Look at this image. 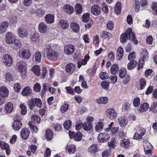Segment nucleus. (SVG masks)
Returning a JSON list of instances; mask_svg holds the SVG:
<instances>
[{
    "instance_id": "1",
    "label": "nucleus",
    "mask_w": 157,
    "mask_h": 157,
    "mask_svg": "<svg viewBox=\"0 0 157 157\" xmlns=\"http://www.w3.org/2000/svg\"><path fill=\"white\" fill-rule=\"evenodd\" d=\"M46 55L48 59L51 61H56L59 58L58 53L52 49L47 52Z\"/></svg>"
},
{
    "instance_id": "2",
    "label": "nucleus",
    "mask_w": 157,
    "mask_h": 157,
    "mask_svg": "<svg viewBox=\"0 0 157 157\" xmlns=\"http://www.w3.org/2000/svg\"><path fill=\"white\" fill-rule=\"evenodd\" d=\"M27 65V63L24 61H20L17 64V69L22 75H25L26 71V68Z\"/></svg>"
},
{
    "instance_id": "3",
    "label": "nucleus",
    "mask_w": 157,
    "mask_h": 157,
    "mask_svg": "<svg viewBox=\"0 0 157 157\" xmlns=\"http://www.w3.org/2000/svg\"><path fill=\"white\" fill-rule=\"evenodd\" d=\"M110 136L106 131L105 132L100 133L98 137V140L99 142L102 143L107 141Z\"/></svg>"
},
{
    "instance_id": "4",
    "label": "nucleus",
    "mask_w": 157,
    "mask_h": 157,
    "mask_svg": "<svg viewBox=\"0 0 157 157\" xmlns=\"http://www.w3.org/2000/svg\"><path fill=\"white\" fill-rule=\"evenodd\" d=\"M3 63L6 67L10 66L13 63V59L10 55L6 54L3 57Z\"/></svg>"
},
{
    "instance_id": "5",
    "label": "nucleus",
    "mask_w": 157,
    "mask_h": 157,
    "mask_svg": "<svg viewBox=\"0 0 157 157\" xmlns=\"http://www.w3.org/2000/svg\"><path fill=\"white\" fill-rule=\"evenodd\" d=\"M6 42L8 44H13L14 41L16 39L14 34L10 32H7L6 35Z\"/></svg>"
},
{
    "instance_id": "6",
    "label": "nucleus",
    "mask_w": 157,
    "mask_h": 157,
    "mask_svg": "<svg viewBox=\"0 0 157 157\" xmlns=\"http://www.w3.org/2000/svg\"><path fill=\"white\" fill-rule=\"evenodd\" d=\"M107 117L111 120H114L116 118L117 113L113 108H110L106 111Z\"/></svg>"
},
{
    "instance_id": "7",
    "label": "nucleus",
    "mask_w": 157,
    "mask_h": 157,
    "mask_svg": "<svg viewBox=\"0 0 157 157\" xmlns=\"http://www.w3.org/2000/svg\"><path fill=\"white\" fill-rule=\"evenodd\" d=\"M75 50V46L72 44H68L65 46L64 52L67 55H71Z\"/></svg>"
},
{
    "instance_id": "8",
    "label": "nucleus",
    "mask_w": 157,
    "mask_h": 157,
    "mask_svg": "<svg viewBox=\"0 0 157 157\" xmlns=\"http://www.w3.org/2000/svg\"><path fill=\"white\" fill-rule=\"evenodd\" d=\"M32 90L30 87L27 86L25 87L21 92L22 95L25 97L31 96L32 95Z\"/></svg>"
},
{
    "instance_id": "9",
    "label": "nucleus",
    "mask_w": 157,
    "mask_h": 157,
    "mask_svg": "<svg viewBox=\"0 0 157 157\" xmlns=\"http://www.w3.org/2000/svg\"><path fill=\"white\" fill-rule=\"evenodd\" d=\"M9 90L5 86H2L0 87V96L6 98L9 95Z\"/></svg>"
},
{
    "instance_id": "10",
    "label": "nucleus",
    "mask_w": 157,
    "mask_h": 157,
    "mask_svg": "<svg viewBox=\"0 0 157 157\" xmlns=\"http://www.w3.org/2000/svg\"><path fill=\"white\" fill-rule=\"evenodd\" d=\"M9 25L7 21H3L0 23V34H3L6 32Z\"/></svg>"
},
{
    "instance_id": "11",
    "label": "nucleus",
    "mask_w": 157,
    "mask_h": 157,
    "mask_svg": "<svg viewBox=\"0 0 157 157\" xmlns=\"http://www.w3.org/2000/svg\"><path fill=\"white\" fill-rule=\"evenodd\" d=\"M55 15L54 14L48 13L45 16L44 19L47 24H51L54 23L55 20Z\"/></svg>"
},
{
    "instance_id": "12",
    "label": "nucleus",
    "mask_w": 157,
    "mask_h": 157,
    "mask_svg": "<svg viewBox=\"0 0 157 157\" xmlns=\"http://www.w3.org/2000/svg\"><path fill=\"white\" fill-rule=\"evenodd\" d=\"M31 56V53L29 50L24 49L20 52V56L24 59H29Z\"/></svg>"
},
{
    "instance_id": "13",
    "label": "nucleus",
    "mask_w": 157,
    "mask_h": 157,
    "mask_svg": "<svg viewBox=\"0 0 157 157\" xmlns=\"http://www.w3.org/2000/svg\"><path fill=\"white\" fill-rule=\"evenodd\" d=\"M48 27L47 25L44 22L40 23L38 25L39 31L41 33H45L48 30Z\"/></svg>"
},
{
    "instance_id": "14",
    "label": "nucleus",
    "mask_w": 157,
    "mask_h": 157,
    "mask_svg": "<svg viewBox=\"0 0 157 157\" xmlns=\"http://www.w3.org/2000/svg\"><path fill=\"white\" fill-rule=\"evenodd\" d=\"M91 11L93 14L98 15L101 13V8L98 5H94L92 6Z\"/></svg>"
},
{
    "instance_id": "15",
    "label": "nucleus",
    "mask_w": 157,
    "mask_h": 157,
    "mask_svg": "<svg viewBox=\"0 0 157 157\" xmlns=\"http://www.w3.org/2000/svg\"><path fill=\"white\" fill-rule=\"evenodd\" d=\"M21 136L24 140H27L29 137L30 131L27 128H23L21 131Z\"/></svg>"
},
{
    "instance_id": "16",
    "label": "nucleus",
    "mask_w": 157,
    "mask_h": 157,
    "mask_svg": "<svg viewBox=\"0 0 157 157\" xmlns=\"http://www.w3.org/2000/svg\"><path fill=\"white\" fill-rule=\"evenodd\" d=\"M118 121L120 125L122 127H125L128 121L127 118L124 116L120 117Z\"/></svg>"
},
{
    "instance_id": "17",
    "label": "nucleus",
    "mask_w": 157,
    "mask_h": 157,
    "mask_svg": "<svg viewBox=\"0 0 157 157\" xmlns=\"http://www.w3.org/2000/svg\"><path fill=\"white\" fill-rule=\"evenodd\" d=\"M22 124L21 121H14L12 127L14 131L19 130L22 126Z\"/></svg>"
},
{
    "instance_id": "18",
    "label": "nucleus",
    "mask_w": 157,
    "mask_h": 157,
    "mask_svg": "<svg viewBox=\"0 0 157 157\" xmlns=\"http://www.w3.org/2000/svg\"><path fill=\"white\" fill-rule=\"evenodd\" d=\"M18 33L19 36L21 38L26 37L28 35L27 30L22 27L18 29Z\"/></svg>"
},
{
    "instance_id": "19",
    "label": "nucleus",
    "mask_w": 157,
    "mask_h": 157,
    "mask_svg": "<svg viewBox=\"0 0 157 157\" xmlns=\"http://www.w3.org/2000/svg\"><path fill=\"white\" fill-rule=\"evenodd\" d=\"M98 145L96 144L91 145L88 148V151L91 154L94 155L98 151Z\"/></svg>"
},
{
    "instance_id": "20",
    "label": "nucleus",
    "mask_w": 157,
    "mask_h": 157,
    "mask_svg": "<svg viewBox=\"0 0 157 157\" xmlns=\"http://www.w3.org/2000/svg\"><path fill=\"white\" fill-rule=\"evenodd\" d=\"M148 57L147 56H143V57L139 59L138 65V70H139L143 68L144 65L145 59H147Z\"/></svg>"
},
{
    "instance_id": "21",
    "label": "nucleus",
    "mask_w": 157,
    "mask_h": 157,
    "mask_svg": "<svg viewBox=\"0 0 157 157\" xmlns=\"http://www.w3.org/2000/svg\"><path fill=\"white\" fill-rule=\"evenodd\" d=\"M71 29L74 32L78 33L79 32L80 27L78 24L76 22H73L70 24Z\"/></svg>"
},
{
    "instance_id": "22",
    "label": "nucleus",
    "mask_w": 157,
    "mask_h": 157,
    "mask_svg": "<svg viewBox=\"0 0 157 157\" xmlns=\"http://www.w3.org/2000/svg\"><path fill=\"white\" fill-rule=\"evenodd\" d=\"M66 71L68 73H73L75 69V66L72 63L68 64L66 66Z\"/></svg>"
},
{
    "instance_id": "23",
    "label": "nucleus",
    "mask_w": 157,
    "mask_h": 157,
    "mask_svg": "<svg viewBox=\"0 0 157 157\" xmlns=\"http://www.w3.org/2000/svg\"><path fill=\"white\" fill-rule=\"evenodd\" d=\"M45 137L47 140H51L53 136V132L51 129H49L46 131Z\"/></svg>"
},
{
    "instance_id": "24",
    "label": "nucleus",
    "mask_w": 157,
    "mask_h": 157,
    "mask_svg": "<svg viewBox=\"0 0 157 157\" xmlns=\"http://www.w3.org/2000/svg\"><path fill=\"white\" fill-rule=\"evenodd\" d=\"M13 108V104L11 102L7 103L5 105V110L6 114L11 113Z\"/></svg>"
},
{
    "instance_id": "25",
    "label": "nucleus",
    "mask_w": 157,
    "mask_h": 157,
    "mask_svg": "<svg viewBox=\"0 0 157 157\" xmlns=\"http://www.w3.org/2000/svg\"><path fill=\"white\" fill-rule=\"evenodd\" d=\"M64 10L68 14H72L74 12V8L69 4L65 5L63 6Z\"/></svg>"
},
{
    "instance_id": "26",
    "label": "nucleus",
    "mask_w": 157,
    "mask_h": 157,
    "mask_svg": "<svg viewBox=\"0 0 157 157\" xmlns=\"http://www.w3.org/2000/svg\"><path fill=\"white\" fill-rule=\"evenodd\" d=\"M13 48L15 50H17L21 47L22 44L21 41L19 40L16 39L13 43Z\"/></svg>"
},
{
    "instance_id": "27",
    "label": "nucleus",
    "mask_w": 157,
    "mask_h": 157,
    "mask_svg": "<svg viewBox=\"0 0 157 157\" xmlns=\"http://www.w3.org/2000/svg\"><path fill=\"white\" fill-rule=\"evenodd\" d=\"M58 23L62 28L64 29H67L69 26V23L66 20H61L59 21Z\"/></svg>"
},
{
    "instance_id": "28",
    "label": "nucleus",
    "mask_w": 157,
    "mask_h": 157,
    "mask_svg": "<svg viewBox=\"0 0 157 157\" xmlns=\"http://www.w3.org/2000/svg\"><path fill=\"white\" fill-rule=\"evenodd\" d=\"M96 100L99 104H105L108 102L109 99L106 97H101L98 98Z\"/></svg>"
},
{
    "instance_id": "29",
    "label": "nucleus",
    "mask_w": 157,
    "mask_h": 157,
    "mask_svg": "<svg viewBox=\"0 0 157 157\" xmlns=\"http://www.w3.org/2000/svg\"><path fill=\"white\" fill-rule=\"evenodd\" d=\"M92 124L91 122H85L83 124L82 128L86 131H89L92 128Z\"/></svg>"
},
{
    "instance_id": "30",
    "label": "nucleus",
    "mask_w": 157,
    "mask_h": 157,
    "mask_svg": "<svg viewBox=\"0 0 157 157\" xmlns=\"http://www.w3.org/2000/svg\"><path fill=\"white\" fill-rule=\"evenodd\" d=\"M117 58L118 60L122 59L123 56L124 51L122 47H119L117 49Z\"/></svg>"
},
{
    "instance_id": "31",
    "label": "nucleus",
    "mask_w": 157,
    "mask_h": 157,
    "mask_svg": "<svg viewBox=\"0 0 157 157\" xmlns=\"http://www.w3.org/2000/svg\"><path fill=\"white\" fill-rule=\"evenodd\" d=\"M112 36V34L110 33L105 31L101 32L100 34L101 38L104 40L106 39L109 40V37Z\"/></svg>"
},
{
    "instance_id": "32",
    "label": "nucleus",
    "mask_w": 157,
    "mask_h": 157,
    "mask_svg": "<svg viewBox=\"0 0 157 157\" xmlns=\"http://www.w3.org/2000/svg\"><path fill=\"white\" fill-rule=\"evenodd\" d=\"M149 107V104L147 103H144L140 105L138 110L140 113L144 112L147 110Z\"/></svg>"
},
{
    "instance_id": "33",
    "label": "nucleus",
    "mask_w": 157,
    "mask_h": 157,
    "mask_svg": "<svg viewBox=\"0 0 157 157\" xmlns=\"http://www.w3.org/2000/svg\"><path fill=\"white\" fill-rule=\"evenodd\" d=\"M122 5L121 3L119 2H117L114 8L115 13L116 14L119 15L121 10Z\"/></svg>"
},
{
    "instance_id": "34",
    "label": "nucleus",
    "mask_w": 157,
    "mask_h": 157,
    "mask_svg": "<svg viewBox=\"0 0 157 157\" xmlns=\"http://www.w3.org/2000/svg\"><path fill=\"white\" fill-rule=\"evenodd\" d=\"M127 65V68L128 70H132L134 68L137 64V62L136 60H131Z\"/></svg>"
},
{
    "instance_id": "35",
    "label": "nucleus",
    "mask_w": 157,
    "mask_h": 157,
    "mask_svg": "<svg viewBox=\"0 0 157 157\" xmlns=\"http://www.w3.org/2000/svg\"><path fill=\"white\" fill-rule=\"evenodd\" d=\"M6 82H11L13 80V76L12 74L9 72L7 71L4 75Z\"/></svg>"
},
{
    "instance_id": "36",
    "label": "nucleus",
    "mask_w": 157,
    "mask_h": 157,
    "mask_svg": "<svg viewBox=\"0 0 157 157\" xmlns=\"http://www.w3.org/2000/svg\"><path fill=\"white\" fill-rule=\"evenodd\" d=\"M118 70V67L117 65V64H114L111 67L110 72L112 75H115L117 73Z\"/></svg>"
},
{
    "instance_id": "37",
    "label": "nucleus",
    "mask_w": 157,
    "mask_h": 157,
    "mask_svg": "<svg viewBox=\"0 0 157 157\" xmlns=\"http://www.w3.org/2000/svg\"><path fill=\"white\" fill-rule=\"evenodd\" d=\"M130 141L129 139H124L121 141V144L122 147L128 148L130 145Z\"/></svg>"
},
{
    "instance_id": "38",
    "label": "nucleus",
    "mask_w": 157,
    "mask_h": 157,
    "mask_svg": "<svg viewBox=\"0 0 157 157\" xmlns=\"http://www.w3.org/2000/svg\"><path fill=\"white\" fill-rule=\"evenodd\" d=\"M64 128L67 130H69L71 128L72 122L71 120H69L66 121L63 124Z\"/></svg>"
},
{
    "instance_id": "39",
    "label": "nucleus",
    "mask_w": 157,
    "mask_h": 157,
    "mask_svg": "<svg viewBox=\"0 0 157 157\" xmlns=\"http://www.w3.org/2000/svg\"><path fill=\"white\" fill-rule=\"evenodd\" d=\"M32 71L37 76H39L40 74V67L37 65L33 67L31 69Z\"/></svg>"
},
{
    "instance_id": "40",
    "label": "nucleus",
    "mask_w": 157,
    "mask_h": 157,
    "mask_svg": "<svg viewBox=\"0 0 157 157\" xmlns=\"http://www.w3.org/2000/svg\"><path fill=\"white\" fill-rule=\"evenodd\" d=\"M34 57L35 61L37 63H40L41 61V55L39 52H36L34 55Z\"/></svg>"
},
{
    "instance_id": "41",
    "label": "nucleus",
    "mask_w": 157,
    "mask_h": 157,
    "mask_svg": "<svg viewBox=\"0 0 157 157\" xmlns=\"http://www.w3.org/2000/svg\"><path fill=\"white\" fill-rule=\"evenodd\" d=\"M76 147L75 145H68L66 150H67L70 154L74 153L76 151Z\"/></svg>"
},
{
    "instance_id": "42",
    "label": "nucleus",
    "mask_w": 157,
    "mask_h": 157,
    "mask_svg": "<svg viewBox=\"0 0 157 157\" xmlns=\"http://www.w3.org/2000/svg\"><path fill=\"white\" fill-rule=\"evenodd\" d=\"M127 71L126 68L122 67L119 71V76L121 78H123L125 77L126 75Z\"/></svg>"
},
{
    "instance_id": "43",
    "label": "nucleus",
    "mask_w": 157,
    "mask_h": 157,
    "mask_svg": "<svg viewBox=\"0 0 157 157\" xmlns=\"http://www.w3.org/2000/svg\"><path fill=\"white\" fill-rule=\"evenodd\" d=\"M139 84L140 86V89L141 90L144 89L146 85V80L144 78L140 79L139 81Z\"/></svg>"
},
{
    "instance_id": "44",
    "label": "nucleus",
    "mask_w": 157,
    "mask_h": 157,
    "mask_svg": "<svg viewBox=\"0 0 157 157\" xmlns=\"http://www.w3.org/2000/svg\"><path fill=\"white\" fill-rule=\"evenodd\" d=\"M128 38V36L126 35V33H123L121 35L120 37V40L122 44L126 43Z\"/></svg>"
},
{
    "instance_id": "45",
    "label": "nucleus",
    "mask_w": 157,
    "mask_h": 157,
    "mask_svg": "<svg viewBox=\"0 0 157 157\" xmlns=\"http://www.w3.org/2000/svg\"><path fill=\"white\" fill-rule=\"evenodd\" d=\"M45 13V11L41 8L37 9L36 10V16L39 17H41L44 15Z\"/></svg>"
},
{
    "instance_id": "46",
    "label": "nucleus",
    "mask_w": 157,
    "mask_h": 157,
    "mask_svg": "<svg viewBox=\"0 0 157 157\" xmlns=\"http://www.w3.org/2000/svg\"><path fill=\"white\" fill-rule=\"evenodd\" d=\"M82 133L79 131H78L75 134L74 140L76 141H80L82 140Z\"/></svg>"
},
{
    "instance_id": "47",
    "label": "nucleus",
    "mask_w": 157,
    "mask_h": 157,
    "mask_svg": "<svg viewBox=\"0 0 157 157\" xmlns=\"http://www.w3.org/2000/svg\"><path fill=\"white\" fill-rule=\"evenodd\" d=\"M103 126L104 124L103 122H99L95 126V131L98 132L100 131L103 129Z\"/></svg>"
},
{
    "instance_id": "48",
    "label": "nucleus",
    "mask_w": 157,
    "mask_h": 157,
    "mask_svg": "<svg viewBox=\"0 0 157 157\" xmlns=\"http://www.w3.org/2000/svg\"><path fill=\"white\" fill-rule=\"evenodd\" d=\"M33 99V98H31L27 102L28 107L31 110H33L35 107Z\"/></svg>"
},
{
    "instance_id": "49",
    "label": "nucleus",
    "mask_w": 157,
    "mask_h": 157,
    "mask_svg": "<svg viewBox=\"0 0 157 157\" xmlns=\"http://www.w3.org/2000/svg\"><path fill=\"white\" fill-rule=\"evenodd\" d=\"M69 105L68 104L65 103L62 106L60 109V111L62 113H65L69 109Z\"/></svg>"
},
{
    "instance_id": "50",
    "label": "nucleus",
    "mask_w": 157,
    "mask_h": 157,
    "mask_svg": "<svg viewBox=\"0 0 157 157\" xmlns=\"http://www.w3.org/2000/svg\"><path fill=\"white\" fill-rule=\"evenodd\" d=\"M34 101V105L35 107L36 106L37 107L40 108L42 106V101L39 98H36L33 99Z\"/></svg>"
},
{
    "instance_id": "51",
    "label": "nucleus",
    "mask_w": 157,
    "mask_h": 157,
    "mask_svg": "<svg viewBox=\"0 0 157 157\" xmlns=\"http://www.w3.org/2000/svg\"><path fill=\"white\" fill-rule=\"evenodd\" d=\"M126 35L128 36V40H130L131 39V37L132 36V33H134V32H132V29L131 28H128L125 32Z\"/></svg>"
},
{
    "instance_id": "52",
    "label": "nucleus",
    "mask_w": 157,
    "mask_h": 157,
    "mask_svg": "<svg viewBox=\"0 0 157 157\" xmlns=\"http://www.w3.org/2000/svg\"><path fill=\"white\" fill-rule=\"evenodd\" d=\"M53 128L56 131H62V125L60 123H57L53 124Z\"/></svg>"
},
{
    "instance_id": "53",
    "label": "nucleus",
    "mask_w": 157,
    "mask_h": 157,
    "mask_svg": "<svg viewBox=\"0 0 157 157\" xmlns=\"http://www.w3.org/2000/svg\"><path fill=\"white\" fill-rule=\"evenodd\" d=\"M20 107L21 109V114L22 115H25L27 113V109L26 106L23 104L20 105Z\"/></svg>"
},
{
    "instance_id": "54",
    "label": "nucleus",
    "mask_w": 157,
    "mask_h": 157,
    "mask_svg": "<svg viewBox=\"0 0 157 157\" xmlns=\"http://www.w3.org/2000/svg\"><path fill=\"white\" fill-rule=\"evenodd\" d=\"M41 86L39 82H36L34 85L33 90L35 92H40L41 90Z\"/></svg>"
},
{
    "instance_id": "55",
    "label": "nucleus",
    "mask_w": 157,
    "mask_h": 157,
    "mask_svg": "<svg viewBox=\"0 0 157 157\" xmlns=\"http://www.w3.org/2000/svg\"><path fill=\"white\" fill-rule=\"evenodd\" d=\"M90 14L88 13H84L82 17V21L83 22H86L89 21L90 18Z\"/></svg>"
},
{
    "instance_id": "56",
    "label": "nucleus",
    "mask_w": 157,
    "mask_h": 157,
    "mask_svg": "<svg viewBox=\"0 0 157 157\" xmlns=\"http://www.w3.org/2000/svg\"><path fill=\"white\" fill-rule=\"evenodd\" d=\"M82 126L83 124L81 120H78L76 122L75 127L76 130H79Z\"/></svg>"
},
{
    "instance_id": "57",
    "label": "nucleus",
    "mask_w": 157,
    "mask_h": 157,
    "mask_svg": "<svg viewBox=\"0 0 157 157\" xmlns=\"http://www.w3.org/2000/svg\"><path fill=\"white\" fill-rule=\"evenodd\" d=\"M117 138L119 139H122L125 138L126 135L125 132L122 131H120L117 133Z\"/></svg>"
},
{
    "instance_id": "58",
    "label": "nucleus",
    "mask_w": 157,
    "mask_h": 157,
    "mask_svg": "<svg viewBox=\"0 0 157 157\" xmlns=\"http://www.w3.org/2000/svg\"><path fill=\"white\" fill-rule=\"evenodd\" d=\"M76 12L77 14L81 13L82 12V6L80 4H77L75 6Z\"/></svg>"
},
{
    "instance_id": "59",
    "label": "nucleus",
    "mask_w": 157,
    "mask_h": 157,
    "mask_svg": "<svg viewBox=\"0 0 157 157\" xmlns=\"http://www.w3.org/2000/svg\"><path fill=\"white\" fill-rule=\"evenodd\" d=\"M109 82L103 81L101 83V86L105 90H107L109 88Z\"/></svg>"
},
{
    "instance_id": "60",
    "label": "nucleus",
    "mask_w": 157,
    "mask_h": 157,
    "mask_svg": "<svg viewBox=\"0 0 157 157\" xmlns=\"http://www.w3.org/2000/svg\"><path fill=\"white\" fill-rule=\"evenodd\" d=\"M99 37L98 35H96L93 38V43L95 46H98L99 44Z\"/></svg>"
},
{
    "instance_id": "61",
    "label": "nucleus",
    "mask_w": 157,
    "mask_h": 157,
    "mask_svg": "<svg viewBox=\"0 0 157 157\" xmlns=\"http://www.w3.org/2000/svg\"><path fill=\"white\" fill-rule=\"evenodd\" d=\"M157 106V103L156 102H153L152 104L151 105L150 108V110L152 111L153 113H156L157 112V109H156Z\"/></svg>"
},
{
    "instance_id": "62",
    "label": "nucleus",
    "mask_w": 157,
    "mask_h": 157,
    "mask_svg": "<svg viewBox=\"0 0 157 157\" xmlns=\"http://www.w3.org/2000/svg\"><path fill=\"white\" fill-rule=\"evenodd\" d=\"M82 38L86 43H89L90 41L89 38V35L87 34H85L82 36Z\"/></svg>"
},
{
    "instance_id": "63",
    "label": "nucleus",
    "mask_w": 157,
    "mask_h": 157,
    "mask_svg": "<svg viewBox=\"0 0 157 157\" xmlns=\"http://www.w3.org/2000/svg\"><path fill=\"white\" fill-rule=\"evenodd\" d=\"M116 140L114 139L111 140L110 142H109L108 143V145L109 148L110 149H113L116 146Z\"/></svg>"
},
{
    "instance_id": "64",
    "label": "nucleus",
    "mask_w": 157,
    "mask_h": 157,
    "mask_svg": "<svg viewBox=\"0 0 157 157\" xmlns=\"http://www.w3.org/2000/svg\"><path fill=\"white\" fill-rule=\"evenodd\" d=\"M106 26L108 29L113 30L114 28L113 22L111 20L109 21L106 24Z\"/></svg>"
}]
</instances>
